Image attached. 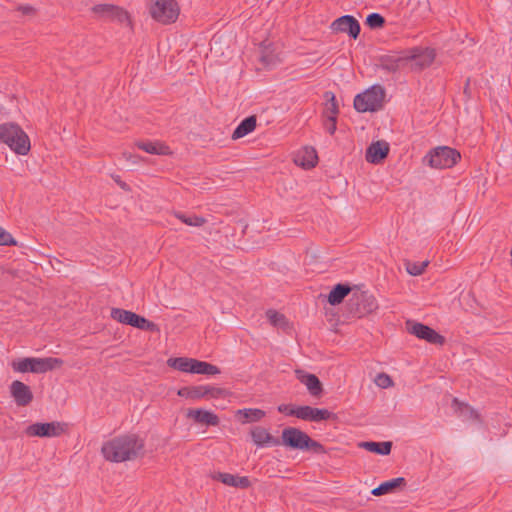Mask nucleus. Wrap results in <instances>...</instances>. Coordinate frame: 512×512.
Wrapping results in <instances>:
<instances>
[{"label":"nucleus","mask_w":512,"mask_h":512,"mask_svg":"<svg viewBox=\"0 0 512 512\" xmlns=\"http://www.w3.org/2000/svg\"><path fill=\"white\" fill-rule=\"evenodd\" d=\"M101 452L110 462L131 461L143 455L144 441L135 434L118 436L105 442Z\"/></svg>","instance_id":"f257e3e1"},{"label":"nucleus","mask_w":512,"mask_h":512,"mask_svg":"<svg viewBox=\"0 0 512 512\" xmlns=\"http://www.w3.org/2000/svg\"><path fill=\"white\" fill-rule=\"evenodd\" d=\"M0 142L18 155H27L31 148L28 135L18 124L12 122L0 125Z\"/></svg>","instance_id":"f03ea898"},{"label":"nucleus","mask_w":512,"mask_h":512,"mask_svg":"<svg viewBox=\"0 0 512 512\" xmlns=\"http://www.w3.org/2000/svg\"><path fill=\"white\" fill-rule=\"evenodd\" d=\"M63 360L55 357L35 358L27 357L21 358L12 362V368L20 373H46L54 369L60 368Z\"/></svg>","instance_id":"7ed1b4c3"},{"label":"nucleus","mask_w":512,"mask_h":512,"mask_svg":"<svg viewBox=\"0 0 512 512\" xmlns=\"http://www.w3.org/2000/svg\"><path fill=\"white\" fill-rule=\"evenodd\" d=\"M386 92L381 85H373L354 98V108L360 112H375L382 109Z\"/></svg>","instance_id":"20e7f679"},{"label":"nucleus","mask_w":512,"mask_h":512,"mask_svg":"<svg viewBox=\"0 0 512 512\" xmlns=\"http://www.w3.org/2000/svg\"><path fill=\"white\" fill-rule=\"evenodd\" d=\"M461 159V154L456 149L448 146H439L432 149L424 161L432 168L445 169L453 167Z\"/></svg>","instance_id":"39448f33"},{"label":"nucleus","mask_w":512,"mask_h":512,"mask_svg":"<svg viewBox=\"0 0 512 512\" xmlns=\"http://www.w3.org/2000/svg\"><path fill=\"white\" fill-rule=\"evenodd\" d=\"M110 315L112 319L122 324L130 325L144 331L154 332L158 330V327L155 323L132 311L124 310L121 308H112Z\"/></svg>","instance_id":"423d86ee"},{"label":"nucleus","mask_w":512,"mask_h":512,"mask_svg":"<svg viewBox=\"0 0 512 512\" xmlns=\"http://www.w3.org/2000/svg\"><path fill=\"white\" fill-rule=\"evenodd\" d=\"M150 14L159 23L171 24L179 16V7L175 0H155L150 7Z\"/></svg>","instance_id":"0eeeda50"},{"label":"nucleus","mask_w":512,"mask_h":512,"mask_svg":"<svg viewBox=\"0 0 512 512\" xmlns=\"http://www.w3.org/2000/svg\"><path fill=\"white\" fill-rule=\"evenodd\" d=\"M67 424L61 422L33 423L29 425L25 433L30 437H58L66 431Z\"/></svg>","instance_id":"6e6552de"},{"label":"nucleus","mask_w":512,"mask_h":512,"mask_svg":"<svg viewBox=\"0 0 512 512\" xmlns=\"http://www.w3.org/2000/svg\"><path fill=\"white\" fill-rule=\"evenodd\" d=\"M406 328L410 334L415 335L417 338L423 339L428 343L436 345H443L445 343V338L442 335L422 323L408 320L406 322Z\"/></svg>","instance_id":"1a4fd4ad"},{"label":"nucleus","mask_w":512,"mask_h":512,"mask_svg":"<svg viewBox=\"0 0 512 512\" xmlns=\"http://www.w3.org/2000/svg\"><path fill=\"white\" fill-rule=\"evenodd\" d=\"M309 436L295 427H287L282 430L280 445L291 449L305 450Z\"/></svg>","instance_id":"9d476101"},{"label":"nucleus","mask_w":512,"mask_h":512,"mask_svg":"<svg viewBox=\"0 0 512 512\" xmlns=\"http://www.w3.org/2000/svg\"><path fill=\"white\" fill-rule=\"evenodd\" d=\"M333 33H347L356 40L359 37L361 27L358 20L352 15H343L330 24Z\"/></svg>","instance_id":"9b49d317"},{"label":"nucleus","mask_w":512,"mask_h":512,"mask_svg":"<svg viewBox=\"0 0 512 512\" xmlns=\"http://www.w3.org/2000/svg\"><path fill=\"white\" fill-rule=\"evenodd\" d=\"M92 12L105 20H116L120 23L129 22L128 13L124 9L112 4L95 5L92 7Z\"/></svg>","instance_id":"f8f14e48"},{"label":"nucleus","mask_w":512,"mask_h":512,"mask_svg":"<svg viewBox=\"0 0 512 512\" xmlns=\"http://www.w3.org/2000/svg\"><path fill=\"white\" fill-rule=\"evenodd\" d=\"M9 390L11 397L19 407L27 406L33 400V393L30 387L19 380L13 381Z\"/></svg>","instance_id":"ddd939ff"},{"label":"nucleus","mask_w":512,"mask_h":512,"mask_svg":"<svg viewBox=\"0 0 512 512\" xmlns=\"http://www.w3.org/2000/svg\"><path fill=\"white\" fill-rule=\"evenodd\" d=\"M409 60V57L400 56L399 54H385L379 57V67L389 73L397 72Z\"/></svg>","instance_id":"4468645a"},{"label":"nucleus","mask_w":512,"mask_h":512,"mask_svg":"<svg viewBox=\"0 0 512 512\" xmlns=\"http://www.w3.org/2000/svg\"><path fill=\"white\" fill-rule=\"evenodd\" d=\"M389 153V146L384 141L373 142L366 150L365 158L372 164L381 163Z\"/></svg>","instance_id":"2eb2a0df"},{"label":"nucleus","mask_w":512,"mask_h":512,"mask_svg":"<svg viewBox=\"0 0 512 512\" xmlns=\"http://www.w3.org/2000/svg\"><path fill=\"white\" fill-rule=\"evenodd\" d=\"M250 433L252 441L259 447L280 445V439L273 437L264 427L256 426L251 429Z\"/></svg>","instance_id":"dca6fc26"},{"label":"nucleus","mask_w":512,"mask_h":512,"mask_svg":"<svg viewBox=\"0 0 512 512\" xmlns=\"http://www.w3.org/2000/svg\"><path fill=\"white\" fill-rule=\"evenodd\" d=\"M378 308L377 300L373 295L367 293H361L356 298V310L355 313L359 316H365L374 312Z\"/></svg>","instance_id":"f3484780"},{"label":"nucleus","mask_w":512,"mask_h":512,"mask_svg":"<svg viewBox=\"0 0 512 512\" xmlns=\"http://www.w3.org/2000/svg\"><path fill=\"white\" fill-rule=\"evenodd\" d=\"M186 416L197 423L205 424L207 426H218L220 422L219 417L216 414L204 409H189Z\"/></svg>","instance_id":"a211bd4d"},{"label":"nucleus","mask_w":512,"mask_h":512,"mask_svg":"<svg viewBox=\"0 0 512 512\" xmlns=\"http://www.w3.org/2000/svg\"><path fill=\"white\" fill-rule=\"evenodd\" d=\"M318 160L317 152L312 147H305L295 157V163L305 169L316 166Z\"/></svg>","instance_id":"6ab92c4d"},{"label":"nucleus","mask_w":512,"mask_h":512,"mask_svg":"<svg viewBox=\"0 0 512 512\" xmlns=\"http://www.w3.org/2000/svg\"><path fill=\"white\" fill-rule=\"evenodd\" d=\"M297 374L312 396H319L322 393V384L316 375L301 371H297Z\"/></svg>","instance_id":"aec40b11"},{"label":"nucleus","mask_w":512,"mask_h":512,"mask_svg":"<svg viewBox=\"0 0 512 512\" xmlns=\"http://www.w3.org/2000/svg\"><path fill=\"white\" fill-rule=\"evenodd\" d=\"M215 478L221 481L223 484L231 487L245 489L250 486V480L246 476H238L230 473H218Z\"/></svg>","instance_id":"412c9836"},{"label":"nucleus","mask_w":512,"mask_h":512,"mask_svg":"<svg viewBox=\"0 0 512 512\" xmlns=\"http://www.w3.org/2000/svg\"><path fill=\"white\" fill-rule=\"evenodd\" d=\"M360 448H363L369 452L376 453L379 455H389L392 449L391 441H383V442H373V441H363L358 445Z\"/></svg>","instance_id":"4be33fe9"},{"label":"nucleus","mask_w":512,"mask_h":512,"mask_svg":"<svg viewBox=\"0 0 512 512\" xmlns=\"http://www.w3.org/2000/svg\"><path fill=\"white\" fill-rule=\"evenodd\" d=\"M406 480L403 477L394 478L381 483L378 487L372 490V495L381 496L391 492H394L398 487L404 486Z\"/></svg>","instance_id":"5701e85b"},{"label":"nucleus","mask_w":512,"mask_h":512,"mask_svg":"<svg viewBox=\"0 0 512 512\" xmlns=\"http://www.w3.org/2000/svg\"><path fill=\"white\" fill-rule=\"evenodd\" d=\"M256 116L251 115L243 119L232 134V139L236 140L251 133L256 127Z\"/></svg>","instance_id":"b1692460"},{"label":"nucleus","mask_w":512,"mask_h":512,"mask_svg":"<svg viewBox=\"0 0 512 512\" xmlns=\"http://www.w3.org/2000/svg\"><path fill=\"white\" fill-rule=\"evenodd\" d=\"M137 147L146 153L154 154V155H168L170 154V149L168 146L164 145L159 141H147V142H138Z\"/></svg>","instance_id":"393cba45"},{"label":"nucleus","mask_w":512,"mask_h":512,"mask_svg":"<svg viewBox=\"0 0 512 512\" xmlns=\"http://www.w3.org/2000/svg\"><path fill=\"white\" fill-rule=\"evenodd\" d=\"M351 287L348 284L339 283L335 285L328 295V302L331 305L340 304L344 298L350 293Z\"/></svg>","instance_id":"a878e982"},{"label":"nucleus","mask_w":512,"mask_h":512,"mask_svg":"<svg viewBox=\"0 0 512 512\" xmlns=\"http://www.w3.org/2000/svg\"><path fill=\"white\" fill-rule=\"evenodd\" d=\"M194 360L193 358H187V357H175V358H169L167 360V364L169 367L185 372V373H193V367H194Z\"/></svg>","instance_id":"bb28decb"},{"label":"nucleus","mask_w":512,"mask_h":512,"mask_svg":"<svg viewBox=\"0 0 512 512\" xmlns=\"http://www.w3.org/2000/svg\"><path fill=\"white\" fill-rule=\"evenodd\" d=\"M177 394L180 397L190 400H199L202 398H206L205 385L182 387L177 391Z\"/></svg>","instance_id":"cd10ccee"},{"label":"nucleus","mask_w":512,"mask_h":512,"mask_svg":"<svg viewBox=\"0 0 512 512\" xmlns=\"http://www.w3.org/2000/svg\"><path fill=\"white\" fill-rule=\"evenodd\" d=\"M324 98L326 103L322 113L323 118H337L339 108L334 93L330 91L325 92Z\"/></svg>","instance_id":"c85d7f7f"},{"label":"nucleus","mask_w":512,"mask_h":512,"mask_svg":"<svg viewBox=\"0 0 512 512\" xmlns=\"http://www.w3.org/2000/svg\"><path fill=\"white\" fill-rule=\"evenodd\" d=\"M259 60L263 64L264 67H271L276 64L277 56L274 53V49L271 45L262 44L260 47V55Z\"/></svg>","instance_id":"c756f323"},{"label":"nucleus","mask_w":512,"mask_h":512,"mask_svg":"<svg viewBox=\"0 0 512 512\" xmlns=\"http://www.w3.org/2000/svg\"><path fill=\"white\" fill-rule=\"evenodd\" d=\"M193 363V373L195 374L215 375L220 373V369L217 366L208 362L195 359Z\"/></svg>","instance_id":"7c9ffc66"},{"label":"nucleus","mask_w":512,"mask_h":512,"mask_svg":"<svg viewBox=\"0 0 512 512\" xmlns=\"http://www.w3.org/2000/svg\"><path fill=\"white\" fill-rule=\"evenodd\" d=\"M237 416H242L244 420L243 423L246 422H257L265 417V411L261 409H240L236 412Z\"/></svg>","instance_id":"2f4dec72"},{"label":"nucleus","mask_w":512,"mask_h":512,"mask_svg":"<svg viewBox=\"0 0 512 512\" xmlns=\"http://www.w3.org/2000/svg\"><path fill=\"white\" fill-rule=\"evenodd\" d=\"M266 316L273 326L278 327V328H283V329L288 327V321L283 314H281L273 309H269L266 312Z\"/></svg>","instance_id":"473e14b6"},{"label":"nucleus","mask_w":512,"mask_h":512,"mask_svg":"<svg viewBox=\"0 0 512 512\" xmlns=\"http://www.w3.org/2000/svg\"><path fill=\"white\" fill-rule=\"evenodd\" d=\"M175 216L188 226L200 227L206 223L205 218L196 215H186L182 212H177Z\"/></svg>","instance_id":"72a5a7b5"},{"label":"nucleus","mask_w":512,"mask_h":512,"mask_svg":"<svg viewBox=\"0 0 512 512\" xmlns=\"http://www.w3.org/2000/svg\"><path fill=\"white\" fill-rule=\"evenodd\" d=\"M336 416L327 409L312 408L309 421L320 422L324 420L334 419Z\"/></svg>","instance_id":"f704fd0d"},{"label":"nucleus","mask_w":512,"mask_h":512,"mask_svg":"<svg viewBox=\"0 0 512 512\" xmlns=\"http://www.w3.org/2000/svg\"><path fill=\"white\" fill-rule=\"evenodd\" d=\"M429 261H422V262H410L408 261L406 263V271L412 275V276H419L421 275L425 268L428 266Z\"/></svg>","instance_id":"c9c22d12"},{"label":"nucleus","mask_w":512,"mask_h":512,"mask_svg":"<svg viewBox=\"0 0 512 512\" xmlns=\"http://www.w3.org/2000/svg\"><path fill=\"white\" fill-rule=\"evenodd\" d=\"M366 25L371 29H379L385 25V18L379 13H371L366 17Z\"/></svg>","instance_id":"e433bc0d"},{"label":"nucleus","mask_w":512,"mask_h":512,"mask_svg":"<svg viewBox=\"0 0 512 512\" xmlns=\"http://www.w3.org/2000/svg\"><path fill=\"white\" fill-rule=\"evenodd\" d=\"M227 391L224 388L205 385V396L210 398H221L226 396Z\"/></svg>","instance_id":"4c0bfd02"},{"label":"nucleus","mask_w":512,"mask_h":512,"mask_svg":"<svg viewBox=\"0 0 512 512\" xmlns=\"http://www.w3.org/2000/svg\"><path fill=\"white\" fill-rule=\"evenodd\" d=\"M17 241L4 228L0 227V246H16Z\"/></svg>","instance_id":"58836bf2"},{"label":"nucleus","mask_w":512,"mask_h":512,"mask_svg":"<svg viewBox=\"0 0 512 512\" xmlns=\"http://www.w3.org/2000/svg\"><path fill=\"white\" fill-rule=\"evenodd\" d=\"M454 403L459 405V410L463 417L467 419H478L477 412L466 404H459L457 399H454Z\"/></svg>","instance_id":"ea45409f"},{"label":"nucleus","mask_w":512,"mask_h":512,"mask_svg":"<svg viewBox=\"0 0 512 512\" xmlns=\"http://www.w3.org/2000/svg\"><path fill=\"white\" fill-rule=\"evenodd\" d=\"M305 450L313 451L317 454H324L326 453L325 447L318 441L313 440L309 437V440L307 441V448Z\"/></svg>","instance_id":"a19ab883"},{"label":"nucleus","mask_w":512,"mask_h":512,"mask_svg":"<svg viewBox=\"0 0 512 512\" xmlns=\"http://www.w3.org/2000/svg\"><path fill=\"white\" fill-rule=\"evenodd\" d=\"M305 450L313 451L317 454H324L326 453L325 447L318 441L313 440L309 437V440L307 441V448Z\"/></svg>","instance_id":"79ce46f5"},{"label":"nucleus","mask_w":512,"mask_h":512,"mask_svg":"<svg viewBox=\"0 0 512 512\" xmlns=\"http://www.w3.org/2000/svg\"><path fill=\"white\" fill-rule=\"evenodd\" d=\"M375 383L381 388H389L393 386V380L385 373H380L375 379Z\"/></svg>","instance_id":"37998d69"},{"label":"nucleus","mask_w":512,"mask_h":512,"mask_svg":"<svg viewBox=\"0 0 512 512\" xmlns=\"http://www.w3.org/2000/svg\"><path fill=\"white\" fill-rule=\"evenodd\" d=\"M312 408L311 406H297V412H296V417L301 419V420H304V421H309V417H310V413L312 411Z\"/></svg>","instance_id":"c03bdc74"},{"label":"nucleus","mask_w":512,"mask_h":512,"mask_svg":"<svg viewBox=\"0 0 512 512\" xmlns=\"http://www.w3.org/2000/svg\"><path fill=\"white\" fill-rule=\"evenodd\" d=\"M412 59L416 60L417 61V64H419L421 67H424V66H428L430 65L433 60H434V54H433V51L432 50H427V52L425 53V55L423 56L424 60L421 61L419 60L418 61V56L416 55H413L411 57Z\"/></svg>","instance_id":"a18cd8bd"},{"label":"nucleus","mask_w":512,"mask_h":512,"mask_svg":"<svg viewBox=\"0 0 512 512\" xmlns=\"http://www.w3.org/2000/svg\"><path fill=\"white\" fill-rule=\"evenodd\" d=\"M277 410L280 413H283V414H285L287 416H294V417H296L297 406L292 405V404H280L277 407Z\"/></svg>","instance_id":"49530a36"},{"label":"nucleus","mask_w":512,"mask_h":512,"mask_svg":"<svg viewBox=\"0 0 512 512\" xmlns=\"http://www.w3.org/2000/svg\"><path fill=\"white\" fill-rule=\"evenodd\" d=\"M337 118H323V126L325 130L330 134L333 135L337 129Z\"/></svg>","instance_id":"de8ad7c7"},{"label":"nucleus","mask_w":512,"mask_h":512,"mask_svg":"<svg viewBox=\"0 0 512 512\" xmlns=\"http://www.w3.org/2000/svg\"><path fill=\"white\" fill-rule=\"evenodd\" d=\"M17 10L24 15H32L35 11V9L30 5H19Z\"/></svg>","instance_id":"09e8293b"},{"label":"nucleus","mask_w":512,"mask_h":512,"mask_svg":"<svg viewBox=\"0 0 512 512\" xmlns=\"http://www.w3.org/2000/svg\"><path fill=\"white\" fill-rule=\"evenodd\" d=\"M123 157L128 161H132L133 163H137L139 159V156L132 155L130 153H123Z\"/></svg>","instance_id":"8fccbe9b"},{"label":"nucleus","mask_w":512,"mask_h":512,"mask_svg":"<svg viewBox=\"0 0 512 512\" xmlns=\"http://www.w3.org/2000/svg\"><path fill=\"white\" fill-rule=\"evenodd\" d=\"M115 182L124 190H129V186L120 180L119 176L114 177Z\"/></svg>","instance_id":"3c124183"},{"label":"nucleus","mask_w":512,"mask_h":512,"mask_svg":"<svg viewBox=\"0 0 512 512\" xmlns=\"http://www.w3.org/2000/svg\"><path fill=\"white\" fill-rule=\"evenodd\" d=\"M469 82H470V80L468 79V80L466 81V85H465V88H464V92H465V93H467V91L469 90Z\"/></svg>","instance_id":"603ef678"}]
</instances>
